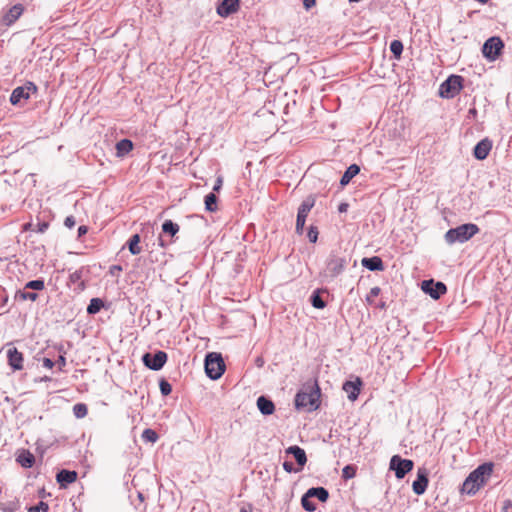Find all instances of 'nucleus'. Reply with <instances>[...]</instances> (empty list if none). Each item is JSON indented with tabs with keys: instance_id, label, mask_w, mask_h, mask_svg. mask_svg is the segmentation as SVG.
Listing matches in <instances>:
<instances>
[{
	"instance_id": "nucleus-1",
	"label": "nucleus",
	"mask_w": 512,
	"mask_h": 512,
	"mask_svg": "<svg viewBox=\"0 0 512 512\" xmlns=\"http://www.w3.org/2000/svg\"><path fill=\"white\" fill-rule=\"evenodd\" d=\"M494 469L493 462H485L473 470L462 485V492L475 494L491 477Z\"/></svg>"
},
{
	"instance_id": "nucleus-2",
	"label": "nucleus",
	"mask_w": 512,
	"mask_h": 512,
	"mask_svg": "<svg viewBox=\"0 0 512 512\" xmlns=\"http://www.w3.org/2000/svg\"><path fill=\"white\" fill-rule=\"evenodd\" d=\"M321 390L317 379L309 381L303 385V388L298 391L295 396V406L297 409L308 408L316 410L320 405Z\"/></svg>"
},
{
	"instance_id": "nucleus-3",
	"label": "nucleus",
	"mask_w": 512,
	"mask_h": 512,
	"mask_svg": "<svg viewBox=\"0 0 512 512\" xmlns=\"http://www.w3.org/2000/svg\"><path fill=\"white\" fill-rule=\"evenodd\" d=\"M479 231V227L474 223L462 224L449 229L444 235V240L449 245L465 243L478 234Z\"/></svg>"
},
{
	"instance_id": "nucleus-4",
	"label": "nucleus",
	"mask_w": 512,
	"mask_h": 512,
	"mask_svg": "<svg viewBox=\"0 0 512 512\" xmlns=\"http://www.w3.org/2000/svg\"><path fill=\"white\" fill-rule=\"evenodd\" d=\"M464 78L460 75H450L444 82L440 84L439 96L445 99L456 97L463 89Z\"/></svg>"
},
{
	"instance_id": "nucleus-5",
	"label": "nucleus",
	"mask_w": 512,
	"mask_h": 512,
	"mask_svg": "<svg viewBox=\"0 0 512 512\" xmlns=\"http://www.w3.org/2000/svg\"><path fill=\"white\" fill-rule=\"evenodd\" d=\"M206 375L212 379H219L225 372V363L220 353L212 352L205 358Z\"/></svg>"
},
{
	"instance_id": "nucleus-6",
	"label": "nucleus",
	"mask_w": 512,
	"mask_h": 512,
	"mask_svg": "<svg viewBox=\"0 0 512 512\" xmlns=\"http://www.w3.org/2000/svg\"><path fill=\"white\" fill-rule=\"evenodd\" d=\"M504 49V42L498 36L488 38L482 47L484 57L490 61H495Z\"/></svg>"
},
{
	"instance_id": "nucleus-7",
	"label": "nucleus",
	"mask_w": 512,
	"mask_h": 512,
	"mask_svg": "<svg viewBox=\"0 0 512 512\" xmlns=\"http://www.w3.org/2000/svg\"><path fill=\"white\" fill-rule=\"evenodd\" d=\"M414 467V462L410 459H403L399 455L392 456L390 460V469L395 472L397 479H403Z\"/></svg>"
},
{
	"instance_id": "nucleus-8",
	"label": "nucleus",
	"mask_w": 512,
	"mask_h": 512,
	"mask_svg": "<svg viewBox=\"0 0 512 512\" xmlns=\"http://www.w3.org/2000/svg\"><path fill=\"white\" fill-rule=\"evenodd\" d=\"M315 204V199L312 196L307 197L299 206L297 219H296V233L303 234L306 218Z\"/></svg>"
},
{
	"instance_id": "nucleus-9",
	"label": "nucleus",
	"mask_w": 512,
	"mask_h": 512,
	"mask_svg": "<svg viewBox=\"0 0 512 512\" xmlns=\"http://www.w3.org/2000/svg\"><path fill=\"white\" fill-rule=\"evenodd\" d=\"M346 265L347 260L345 257L332 252L326 261V271L331 278H335L345 270Z\"/></svg>"
},
{
	"instance_id": "nucleus-10",
	"label": "nucleus",
	"mask_w": 512,
	"mask_h": 512,
	"mask_svg": "<svg viewBox=\"0 0 512 512\" xmlns=\"http://www.w3.org/2000/svg\"><path fill=\"white\" fill-rule=\"evenodd\" d=\"M318 499L321 502H326L329 498V492L324 487H312L302 496L301 504L306 511H311L313 508L310 506L309 499Z\"/></svg>"
},
{
	"instance_id": "nucleus-11",
	"label": "nucleus",
	"mask_w": 512,
	"mask_h": 512,
	"mask_svg": "<svg viewBox=\"0 0 512 512\" xmlns=\"http://www.w3.org/2000/svg\"><path fill=\"white\" fill-rule=\"evenodd\" d=\"M168 356L165 351L159 350L156 353H145L142 356V361L144 365L154 371H158L162 369V367L167 362Z\"/></svg>"
},
{
	"instance_id": "nucleus-12",
	"label": "nucleus",
	"mask_w": 512,
	"mask_h": 512,
	"mask_svg": "<svg viewBox=\"0 0 512 512\" xmlns=\"http://www.w3.org/2000/svg\"><path fill=\"white\" fill-rule=\"evenodd\" d=\"M421 287L422 290L434 300L440 299L441 296L447 292V287L443 282H435L433 279L424 280Z\"/></svg>"
},
{
	"instance_id": "nucleus-13",
	"label": "nucleus",
	"mask_w": 512,
	"mask_h": 512,
	"mask_svg": "<svg viewBox=\"0 0 512 512\" xmlns=\"http://www.w3.org/2000/svg\"><path fill=\"white\" fill-rule=\"evenodd\" d=\"M24 6L20 3L13 5L0 20V24L5 27L13 25L24 13Z\"/></svg>"
},
{
	"instance_id": "nucleus-14",
	"label": "nucleus",
	"mask_w": 512,
	"mask_h": 512,
	"mask_svg": "<svg viewBox=\"0 0 512 512\" xmlns=\"http://www.w3.org/2000/svg\"><path fill=\"white\" fill-rule=\"evenodd\" d=\"M240 9V0H220L216 12L220 17L226 18Z\"/></svg>"
},
{
	"instance_id": "nucleus-15",
	"label": "nucleus",
	"mask_w": 512,
	"mask_h": 512,
	"mask_svg": "<svg viewBox=\"0 0 512 512\" xmlns=\"http://www.w3.org/2000/svg\"><path fill=\"white\" fill-rule=\"evenodd\" d=\"M7 360L8 365L13 369V371H18L23 369L24 357L23 354L18 351L16 347H10L7 350Z\"/></svg>"
},
{
	"instance_id": "nucleus-16",
	"label": "nucleus",
	"mask_w": 512,
	"mask_h": 512,
	"mask_svg": "<svg viewBox=\"0 0 512 512\" xmlns=\"http://www.w3.org/2000/svg\"><path fill=\"white\" fill-rule=\"evenodd\" d=\"M491 149L492 141L489 140L488 138H484L475 145L473 149V156L477 160H484L489 155Z\"/></svg>"
},
{
	"instance_id": "nucleus-17",
	"label": "nucleus",
	"mask_w": 512,
	"mask_h": 512,
	"mask_svg": "<svg viewBox=\"0 0 512 512\" xmlns=\"http://www.w3.org/2000/svg\"><path fill=\"white\" fill-rule=\"evenodd\" d=\"M428 485V475L426 469H419L417 473V479L413 482V491L417 495H421L425 492Z\"/></svg>"
},
{
	"instance_id": "nucleus-18",
	"label": "nucleus",
	"mask_w": 512,
	"mask_h": 512,
	"mask_svg": "<svg viewBox=\"0 0 512 512\" xmlns=\"http://www.w3.org/2000/svg\"><path fill=\"white\" fill-rule=\"evenodd\" d=\"M361 385L362 381L360 380V378H357L355 382L346 381L343 384V390L347 393L349 400L355 401L358 398Z\"/></svg>"
},
{
	"instance_id": "nucleus-19",
	"label": "nucleus",
	"mask_w": 512,
	"mask_h": 512,
	"mask_svg": "<svg viewBox=\"0 0 512 512\" xmlns=\"http://www.w3.org/2000/svg\"><path fill=\"white\" fill-rule=\"evenodd\" d=\"M361 264L370 271H383L385 269L383 260L379 256L364 257Z\"/></svg>"
},
{
	"instance_id": "nucleus-20",
	"label": "nucleus",
	"mask_w": 512,
	"mask_h": 512,
	"mask_svg": "<svg viewBox=\"0 0 512 512\" xmlns=\"http://www.w3.org/2000/svg\"><path fill=\"white\" fill-rule=\"evenodd\" d=\"M77 479V472L62 469L56 475V480L60 484L61 487H66L67 485L75 482Z\"/></svg>"
},
{
	"instance_id": "nucleus-21",
	"label": "nucleus",
	"mask_w": 512,
	"mask_h": 512,
	"mask_svg": "<svg viewBox=\"0 0 512 512\" xmlns=\"http://www.w3.org/2000/svg\"><path fill=\"white\" fill-rule=\"evenodd\" d=\"M84 268L75 270L69 275L68 284L75 285V290L83 291L86 288L85 282L82 280Z\"/></svg>"
},
{
	"instance_id": "nucleus-22",
	"label": "nucleus",
	"mask_w": 512,
	"mask_h": 512,
	"mask_svg": "<svg viewBox=\"0 0 512 512\" xmlns=\"http://www.w3.org/2000/svg\"><path fill=\"white\" fill-rule=\"evenodd\" d=\"M257 407H258L259 411L265 416L271 415L275 411V405H274L273 401L270 400L266 396L258 397Z\"/></svg>"
},
{
	"instance_id": "nucleus-23",
	"label": "nucleus",
	"mask_w": 512,
	"mask_h": 512,
	"mask_svg": "<svg viewBox=\"0 0 512 512\" xmlns=\"http://www.w3.org/2000/svg\"><path fill=\"white\" fill-rule=\"evenodd\" d=\"M16 461L23 468H31L35 464V456L27 449H22L17 455Z\"/></svg>"
},
{
	"instance_id": "nucleus-24",
	"label": "nucleus",
	"mask_w": 512,
	"mask_h": 512,
	"mask_svg": "<svg viewBox=\"0 0 512 512\" xmlns=\"http://www.w3.org/2000/svg\"><path fill=\"white\" fill-rule=\"evenodd\" d=\"M286 453L287 454H291L293 455V457L295 458L297 464L302 468L306 462H307V456H306V453L304 451V449H302L301 447L297 446V445H293V446H290L286 449Z\"/></svg>"
},
{
	"instance_id": "nucleus-25",
	"label": "nucleus",
	"mask_w": 512,
	"mask_h": 512,
	"mask_svg": "<svg viewBox=\"0 0 512 512\" xmlns=\"http://www.w3.org/2000/svg\"><path fill=\"white\" fill-rule=\"evenodd\" d=\"M360 172V167L357 164H351L344 172L340 179V185L346 186L349 182Z\"/></svg>"
},
{
	"instance_id": "nucleus-26",
	"label": "nucleus",
	"mask_w": 512,
	"mask_h": 512,
	"mask_svg": "<svg viewBox=\"0 0 512 512\" xmlns=\"http://www.w3.org/2000/svg\"><path fill=\"white\" fill-rule=\"evenodd\" d=\"M22 99H29L28 93L22 86L16 87L11 93L10 102L13 105H17Z\"/></svg>"
},
{
	"instance_id": "nucleus-27",
	"label": "nucleus",
	"mask_w": 512,
	"mask_h": 512,
	"mask_svg": "<svg viewBox=\"0 0 512 512\" xmlns=\"http://www.w3.org/2000/svg\"><path fill=\"white\" fill-rule=\"evenodd\" d=\"M133 149V142L129 139H122L116 144L117 156L122 157Z\"/></svg>"
},
{
	"instance_id": "nucleus-28",
	"label": "nucleus",
	"mask_w": 512,
	"mask_h": 512,
	"mask_svg": "<svg viewBox=\"0 0 512 512\" xmlns=\"http://www.w3.org/2000/svg\"><path fill=\"white\" fill-rule=\"evenodd\" d=\"M140 241L141 238L139 234H134L129 238L127 247L132 255H138L141 253L142 249L139 246Z\"/></svg>"
},
{
	"instance_id": "nucleus-29",
	"label": "nucleus",
	"mask_w": 512,
	"mask_h": 512,
	"mask_svg": "<svg viewBox=\"0 0 512 512\" xmlns=\"http://www.w3.org/2000/svg\"><path fill=\"white\" fill-rule=\"evenodd\" d=\"M204 203L205 209L208 212H216L218 210V197L214 192H211L205 196Z\"/></svg>"
},
{
	"instance_id": "nucleus-30",
	"label": "nucleus",
	"mask_w": 512,
	"mask_h": 512,
	"mask_svg": "<svg viewBox=\"0 0 512 512\" xmlns=\"http://www.w3.org/2000/svg\"><path fill=\"white\" fill-rule=\"evenodd\" d=\"M162 231L173 237L179 232V225L172 220H165L162 224Z\"/></svg>"
},
{
	"instance_id": "nucleus-31",
	"label": "nucleus",
	"mask_w": 512,
	"mask_h": 512,
	"mask_svg": "<svg viewBox=\"0 0 512 512\" xmlns=\"http://www.w3.org/2000/svg\"><path fill=\"white\" fill-rule=\"evenodd\" d=\"M104 306V302L100 298H93L90 300V303L87 307V313L90 315H94L98 313L101 308Z\"/></svg>"
},
{
	"instance_id": "nucleus-32",
	"label": "nucleus",
	"mask_w": 512,
	"mask_h": 512,
	"mask_svg": "<svg viewBox=\"0 0 512 512\" xmlns=\"http://www.w3.org/2000/svg\"><path fill=\"white\" fill-rule=\"evenodd\" d=\"M310 302L314 308L323 309L326 307V302L320 296V290H316L310 297Z\"/></svg>"
},
{
	"instance_id": "nucleus-33",
	"label": "nucleus",
	"mask_w": 512,
	"mask_h": 512,
	"mask_svg": "<svg viewBox=\"0 0 512 512\" xmlns=\"http://www.w3.org/2000/svg\"><path fill=\"white\" fill-rule=\"evenodd\" d=\"M390 51L394 58L399 60L403 52V43L400 40H393L390 43Z\"/></svg>"
},
{
	"instance_id": "nucleus-34",
	"label": "nucleus",
	"mask_w": 512,
	"mask_h": 512,
	"mask_svg": "<svg viewBox=\"0 0 512 512\" xmlns=\"http://www.w3.org/2000/svg\"><path fill=\"white\" fill-rule=\"evenodd\" d=\"M15 298L20 299L22 301L24 300H30V301H36L38 299V294L36 292H26L24 290H18L15 293Z\"/></svg>"
},
{
	"instance_id": "nucleus-35",
	"label": "nucleus",
	"mask_w": 512,
	"mask_h": 512,
	"mask_svg": "<svg viewBox=\"0 0 512 512\" xmlns=\"http://www.w3.org/2000/svg\"><path fill=\"white\" fill-rule=\"evenodd\" d=\"M44 288H45V283H44L43 279H36V280L28 281L24 286V289H31V290H36V291H41Z\"/></svg>"
},
{
	"instance_id": "nucleus-36",
	"label": "nucleus",
	"mask_w": 512,
	"mask_h": 512,
	"mask_svg": "<svg viewBox=\"0 0 512 512\" xmlns=\"http://www.w3.org/2000/svg\"><path fill=\"white\" fill-rule=\"evenodd\" d=\"M73 413L76 418H84L88 413L87 405L84 403H77L73 406Z\"/></svg>"
},
{
	"instance_id": "nucleus-37",
	"label": "nucleus",
	"mask_w": 512,
	"mask_h": 512,
	"mask_svg": "<svg viewBox=\"0 0 512 512\" xmlns=\"http://www.w3.org/2000/svg\"><path fill=\"white\" fill-rule=\"evenodd\" d=\"M142 439L146 442H151V443H155L159 436L157 434V432L153 429H150V428H147L145 429L143 432H142Z\"/></svg>"
},
{
	"instance_id": "nucleus-38",
	"label": "nucleus",
	"mask_w": 512,
	"mask_h": 512,
	"mask_svg": "<svg viewBox=\"0 0 512 512\" xmlns=\"http://www.w3.org/2000/svg\"><path fill=\"white\" fill-rule=\"evenodd\" d=\"M159 388L163 396H168L172 392L171 384L164 378L159 381Z\"/></svg>"
},
{
	"instance_id": "nucleus-39",
	"label": "nucleus",
	"mask_w": 512,
	"mask_h": 512,
	"mask_svg": "<svg viewBox=\"0 0 512 512\" xmlns=\"http://www.w3.org/2000/svg\"><path fill=\"white\" fill-rule=\"evenodd\" d=\"M49 509V506L47 503L43 501H39L36 505H32L27 508V512H47Z\"/></svg>"
},
{
	"instance_id": "nucleus-40",
	"label": "nucleus",
	"mask_w": 512,
	"mask_h": 512,
	"mask_svg": "<svg viewBox=\"0 0 512 512\" xmlns=\"http://www.w3.org/2000/svg\"><path fill=\"white\" fill-rule=\"evenodd\" d=\"M355 475H356V467L353 465H346L342 469V477L344 479H351V478L355 477Z\"/></svg>"
},
{
	"instance_id": "nucleus-41",
	"label": "nucleus",
	"mask_w": 512,
	"mask_h": 512,
	"mask_svg": "<svg viewBox=\"0 0 512 512\" xmlns=\"http://www.w3.org/2000/svg\"><path fill=\"white\" fill-rule=\"evenodd\" d=\"M318 229L316 226H313L311 225L308 229V233H307V236H308V239L311 243H316L317 242V239H318Z\"/></svg>"
},
{
	"instance_id": "nucleus-42",
	"label": "nucleus",
	"mask_w": 512,
	"mask_h": 512,
	"mask_svg": "<svg viewBox=\"0 0 512 512\" xmlns=\"http://www.w3.org/2000/svg\"><path fill=\"white\" fill-rule=\"evenodd\" d=\"M283 469L286 472H288V473H297V472H299L301 470V468L300 469H296L294 467V464L292 462H290V461H285L283 463Z\"/></svg>"
},
{
	"instance_id": "nucleus-43",
	"label": "nucleus",
	"mask_w": 512,
	"mask_h": 512,
	"mask_svg": "<svg viewBox=\"0 0 512 512\" xmlns=\"http://www.w3.org/2000/svg\"><path fill=\"white\" fill-rule=\"evenodd\" d=\"M28 93V98L30 97V93H36L37 92V86L33 82H26L24 86H22Z\"/></svg>"
},
{
	"instance_id": "nucleus-44",
	"label": "nucleus",
	"mask_w": 512,
	"mask_h": 512,
	"mask_svg": "<svg viewBox=\"0 0 512 512\" xmlns=\"http://www.w3.org/2000/svg\"><path fill=\"white\" fill-rule=\"evenodd\" d=\"M381 289L378 286L372 287L370 289L369 295L367 296L366 300L368 302H371L372 297H377L380 293Z\"/></svg>"
},
{
	"instance_id": "nucleus-45",
	"label": "nucleus",
	"mask_w": 512,
	"mask_h": 512,
	"mask_svg": "<svg viewBox=\"0 0 512 512\" xmlns=\"http://www.w3.org/2000/svg\"><path fill=\"white\" fill-rule=\"evenodd\" d=\"M0 298H1V306H6L9 301V297H8V294H7V291L5 288H3L0 291Z\"/></svg>"
},
{
	"instance_id": "nucleus-46",
	"label": "nucleus",
	"mask_w": 512,
	"mask_h": 512,
	"mask_svg": "<svg viewBox=\"0 0 512 512\" xmlns=\"http://www.w3.org/2000/svg\"><path fill=\"white\" fill-rule=\"evenodd\" d=\"M76 224L74 216H67L64 220V225L68 228H73Z\"/></svg>"
},
{
	"instance_id": "nucleus-47",
	"label": "nucleus",
	"mask_w": 512,
	"mask_h": 512,
	"mask_svg": "<svg viewBox=\"0 0 512 512\" xmlns=\"http://www.w3.org/2000/svg\"><path fill=\"white\" fill-rule=\"evenodd\" d=\"M36 227H37V229H36L37 232L44 233L48 229L49 224H48V222L42 221V222H38Z\"/></svg>"
},
{
	"instance_id": "nucleus-48",
	"label": "nucleus",
	"mask_w": 512,
	"mask_h": 512,
	"mask_svg": "<svg viewBox=\"0 0 512 512\" xmlns=\"http://www.w3.org/2000/svg\"><path fill=\"white\" fill-rule=\"evenodd\" d=\"M222 185H223V177L222 176H218L216 181H215V184L213 186V191L214 192H219L222 188Z\"/></svg>"
},
{
	"instance_id": "nucleus-49",
	"label": "nucleus",
	"mask_w": 512,
	"mask_h": 512,
	"mask_svg": "<svg viewBox=\"0 0 512 512\" xmlns=\"http://www.w3.org/2000/svg\"><path fill=\"white\" fill-rule=\"evenodd\" d=\"M316 5V0H303V6L306 10L311 9Z\"/></svg>"
},
{
	"instance_id": "nucleus-50",
	"label": "nucleus",
	"mask_w": 512,
	"mask_h": 512,
	"mask_svg": "<svg viewBox=\"0 0 512 512\" xmlns=\"http://www.w3.org/2000/svg\"><path fill=\"white\" fill-rule=\"evenodd\" d=\"M56 363L59 365V369L63 370V367L66 366V358L64 355H60L56 361Z\"/></svg>"
},
{
	"instance_id": "nucleus-51",
	"label": "nucleus",
	"mask_w": 512,
	"mask_h": 512,
	"mask_svg": "<svg viewBox=\"0 0 512 512\" xmlns=\"http://www.w3.org/2000/svg\"><path fill=\"white\" fill-rule=\"evenodd\" d=\"M55 365V362L53 360H51L50 358H44L43 359V366L48 368V369H52L53 366Z\"/></svg>"
},
{
	"instance_id": "nucleus-52",
	"label": "nucleus",
	"mask_w": 512,
	"mask_h": 512,
	"mask_svg": "<svg viewBox=\"0 0 512 512\" xmlns=\"http://www.w3.org/2000/svg\"><path fill=\"white\" fill-rule=\"evenodd\" d=\"M87 231H88L87 226H85V225L79 226L78 227V236L81 237V236L85 235L87 233Z\"/></svg>"
},
{
	"instance_id": "nucleus-53",
	"label": "nucleus",
	"mask_w": 512,
	"mask_h": 512,
	"mask_svg": "<svg viewBox=\"0 0 512 512\" xmlns=\"http://www.w3.org/2000/svg\"><path fill=\"white\" fill-rule=\"evenodd\" d=\"M122 271V266L120 265H113L110 267V273L112 275H115L116 272H121Z\"/></svg>"
},
{
	"instance_id": "nucleus-54",
	"label": "nucleus",
	"mask_w": 512,
	"mask_h": 512,
	"mask_svg": "<svg viewBox=\"0 0 512 512\" xmlns=\"http://www.w3.org/2000/svg\"><path fill=\"white\" fill-rule=\"evenodd\" d=\"M348 207H349L348 203H345V202L340 203V205L338 206V211L340 213L346 212Z\"/></svg>"
},
{
	"instance_id": "nucleus-55",
	"label": "nucleus",
	"mask_w": 512,
	"mask_h": 512,
	"mask_svg": "<svg viewBox=\"0 0 512 512\" xmlns=\"http://www.w3.org/2000/svg\"><path fill=\"white\" fill-rule=\"evenodd\" d=\"M263 364H264V360H263L261 357H258V358L256 359V365H257L258 367H262V366H263Z\"/></svg>"
},
{
	"instance_id": "nucleus-56",
	"label": "nucleus",
	"mask_w": 512,
	"mask_h": 512,
	"mask_svg": "<svg viewBox=\"0 0 512 512\" xmlns=\"http://www.w3.org/2000/svg\"><path fill=\"white\" fill-rule=\"evenodd\" d=\"M309 503H310V506H312V507H313V508L311 509V511H310V512L315 511L316 506H315V503L313 502V499H309Z\"/></svg>"
},
{
	"instance_id": "nucleus-57",
	"label": "nucleus",
	"mask_w": 512,
	"mask_h": 512,
	"mask_svg": "<svg viewBox=\"0 0 512 512\" xmlns=\"http://www.w3.org/2000/svg\"><path fill=\"white\" fill-rule=\"evenodd\" d=\"M50 380H51V377H49V376H44V377H42V379H41V381H45V382H46V381H50Z\"/></svg>"
},
{
	"instance_id": "nucleus-58",
	"label": "nucleus",
	"mask_w": 512,
	"mask_h": 512,
	"mask_svg": "<svg viewBox=\"0 0 512 512\" xmlns=\"http://www.w3.org/2000/svg\"><path fill=\"white\" fill-rule=\"evenodd\" d=\"M510 504H511V501H509V500H508V501L506 502L505 506H504V509H508V507L510 506Z\"/></svg>"
},
{
	"instance_id": "nucleus-59",
	"label": "nucleus",
	"mask_w": 512,
	"mask_h": 512,
	"mask_svg": "<svg viewBox=\"0 0 512 512\" xmlns=\"http://www.w3.org/2000/svg\"><path fill=\"white\" fill-rule=\"evenodd\" d=\"M477 1H478V2H480V3L485 4V3H487L489 0H477Z\"/></svg>"
},
{
	"instance_id": "nucleus-60",
	"label": "nucleus",
	"mask_w": 512,
	"mask_h": 512,
	"mask_svg": "<svg viewBox=\"0 0 512 512\" xmlns=\"http://www.w3.org/2000/svg\"><path fill=\"white\" fill-rule=\"evenodd\" d=\"M348 1L351 3H356V2H360L361 0H348Z\"/></svg>"
},
{
	"instance_id": "nucleus-61",
	"label": "nucleus",
	"mask_w": 512,
	"mask_h": 512,
	"mask_svg": "<svg viewBox=\"0 0 512 512\" xmlns=\"http://www.w3.org/2000/svg\"><path fill=\"white\" fill-rule=\"evenodd\" d=\"M240 512H247L245 508H241Z\"/></svg>"
}]
</instances>
